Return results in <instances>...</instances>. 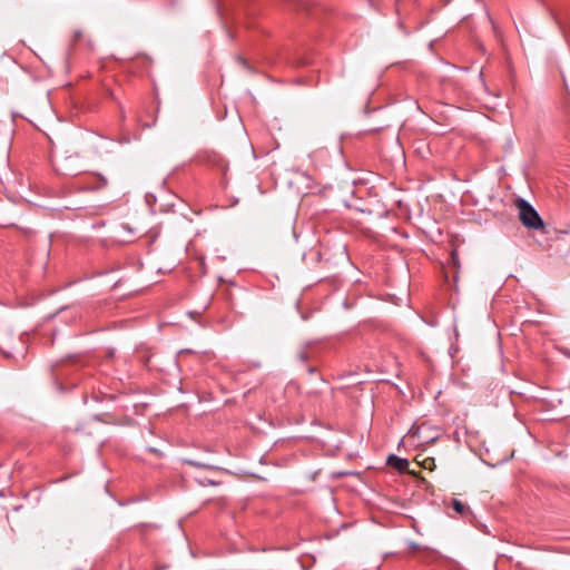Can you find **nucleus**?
<instances>
[{
    "mask_svg": "<svg viewBox=\"0 0 570 570\" xmlns=\"http://www.w3.org/2000/svg\"><path fill=\"white\" fill-rule=\"evenodd\" d=\"M55 169L58 174L65 176H77L85 171V164L79 153L75 151L63 157H57Z\"/></svg>",
    "mask_w": 570,
    "mask_h": 570,
    "instance_id": "nucleus-1",
    "label": "nucleus"
},
{
    "mask_svg": "<svg viewBox=\"0 0 570 570\" xmlns=\"http://www.w3.org/2000/svg\"><path fill=\"white\" fill-rule=\"evenodd\" d=\"M517 208L519 210V219L529 229H541L544 227L543 219L535 208L525 199H517Z\"/></svg>",
    "mask_w": 570,
    "mask_h": 570,
    "instance_id": "nucleus-2",
    "label": "nucleus"
},
{
    "mask_svg": "<svg viewBox=\"0 0 570 570\" xmlns=\"http://www.w3.org/2000/svg\"><path fill=\"white\" fill-rule=\"evenodd\" d=\"M108 186V179L102 174L92 173L86 176L81 183V188L88 191H98Z\"/></svg>",
    "mask_w": 570,
    "mask_h": 570,
    "instance_id": "nucleus-3",
    "label": "nucleus"
},
{
    "mask_svg": "<svg viewBox=\"0 0 570 570\" xmlns=\"http://www.w3.org/2000/svg\"><path fill=\"white\" fill-rule=\"evenodd\" d=\"M0 227H17L27 238L31 237L35 232L29 227H19L8 214L7 207L0 205Z\"/></svg>",
    "mask_w": 570,
    "mask_h": 570,
    "instance_id": "nucleus-4",
    "label": "nucleus"
},
{
    "mask_svg": "<svg viewBox=\"0 0 570 570\" xmlns=\"http://www.w3.org/2000/svg\"><path fill=\"white\" fill-rule=\"evenodd\" d=\"M387 463L399 471H405L409 468L407 459L399 458L394 454L389 456Z\"/></svg>",
    "mask_w": 570,
    "mask_h": 570,
    "instance_id": "nucleus-5",
    "label": "nucleus"
},
{
    "mask_svg": "<svg viewBox=\"0 0 570 570\" xmlns=\"http://www.w3.org/2000/svg\"><path fill=\"white\" fill-rule=\"evenodd\" d=\"M451 505L453 510L461 517H466L471 513L470 508L458 499H453Z\"/></svg>",
    "mask_w": 570,
    "mask_h": 570,
    "instance_id": "nucleus-6",
    "label": "nucleus"
},
{
    "mask_svg": "<svg viewBox=\"0 0 570 570\" xmlns=\"http://www.w3.org/2000/svg\"><path fill=\"white\" fill-rule=\"evenodd\" d=\"M154 357H155V354H154V353H150V352H147V351H146V354L142 356V363H144L148 368H157V366L153 363Z\"/></svg>",
    "mask_w": 570,
    "mask_h": 570,
    "instance_id": "nucleus-7",
    "label": "nucleus"
},
{
    "mask_svg": "<svg viewBox=\"0 0 570 570\" xmlns=\"http://www.w3.org/2000/svg\"><path fill=\"white\" fill-rule=\"evenodd\" d=\"M0 351L3 354V356H6L7 358L14 357V353L11 351H8L3 346H0Z\"/></svg>",
    "mask_w": 570,
    "mask_h": 570,
    "instance_id": "nucleus-8",
    "label": "nucleus"
},
{
    "mask_svg": "<svg viewBox=\"0 0 570 570\" xmlns=\"http://www.w3.org/2000/svg\"><path fill=\"white\" fill-rule=\"evenodd\" d=\"M82 37V32L80 30H76L72 36V43H76Z\"/></svg>",
    "mask_w": 570,
    "mask_h": 570,
    "instance_id": "nucleus-9",
    "label": "nucleus"
},
{
    "mask_svg": "<svg viewBox=\"0 0 570 570\" xmlns=\"http://www.w3.org/2000/svg\"><path fill=\"white\" fill-rule=\"evenodd\" d=\"M186 463H187V464H189V465H193V466H203V468H207V465H205V464H203V463H200V462H198V461H195V460H187V461H186Z\"/></svg>",
    "mask_w": 570,
    "mask_h": 570,
    "instance_id": "nucleus-10",
    "label": "nucleus"
},
{
    "mask_svg": "<svg viewBox=\"0 0 570 570\" xmlns=\"http://www.w3.org/2000/svg\"><path fill=\"white\" fill-rule=\"evenodd\" d=\"M73 387H76V385H67V384H62V383L59 385L60 392H66V391H68L70 389H73Z\"/></svg>",
    "mask_w": 570,
    "mask_h": 570,
    "instance_id": "nucleus-11",
    "label": "nucleus"
},
{
    "mask_svg": "<svg viewBox=\"0 0 570 570\" xmlns=\"http://www.w3.org/2000/svg\"><path fill=\"white\" fill-rule=\"evenodd\" d=\"M298 360L304 363L307 360V353L306 352H299L297 355Z\"/></svg>",
    "mask_w": 570,
    "mask_h": 570,
    "instance_id": "nucleus-12",
    "label": "nucleus"
},
{
    "mask_svg": "<svg viewBox=\"0 0 570 570\" xmlns=\"http://www.w3.org/2000/svg\"><path fill=\"white\" fill-rule=\"evenodd\" d=\"M237 61L245 68H249L247 61L243 57L238 56Z\"/></svg>",
    "mask_w": 570,
    "mask_h": 570,
    "instance_id": "nucleus-13",
    "label": "nucleus"
},
{
    "mask_svg": "<svg viewBox=\"0 0 570 570\" xmlns=\"http://www.w3.org/2000/svg\"><path fill=\"white\" fill-rule=\"evenodd\" d=\"M102 394H97V393H94L91 394V399L96 402H100L102 400L101 397Z\"/></svg>",
    "mask_w": 570,
    "mask_h": 570,
    "instance_id": "nucleus-14",
    "label": "nucleus"
},
{
    "mask_svg": "<svg viewBox=\"0 0 570 570\" xmlns=\"http://www.w3.org/2000/svg\"><path fill=\"white\" fill-rule=\"evenodd\" d=\"M564 355L570 356V352L567 348L560 350Z\"/></svg>",
    "mask_w": 570,
    "mask_h": 570,
    "instance_id": "nucleus-15",
    "label": "nucleus"
},
{
    "mask_svg": "<svg viewBox=\"0 0 570 570\" xmlns=\"http://www.w3.org/2000/svg\"><path fill=\"white\" fill-rule=\"evenodd\" d=\"M83 402H85V403H87V402H88V396H87V395H85V397H83Z\"/></svg>",
    "mask_w": 570,
    "mask_h": 570,
    "instance_id": "nucleus-16",
    "label": "nucleus"
},
{
    "mask_svg": "<svg viewBox=\"0 0 570 570\" xmlns=\"http://www.w3.org/2000/svg\"><path fill=\"white\" fill-rule=\"evenodd\" d=\"M436 440V436L431 438L429 442H434Z\"/></svg>",
    "mask_w": 570,
    "mask_h": 570,
    "instance_id": "nucleus-17",
    "label": "nucleus"
}]
</instances>
